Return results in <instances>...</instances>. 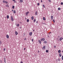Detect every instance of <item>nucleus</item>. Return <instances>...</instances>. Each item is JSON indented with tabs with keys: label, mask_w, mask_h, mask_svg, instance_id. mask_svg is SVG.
Instances as JSON below:
<instances>
[{
	"label": "nucleus",
	"mask_w": 63,
	"mask_h": 63,
	"mask_svg": "<svg viewBox=\"0 0 63 63\" xmlns=\"http://www.w3.org/2000/svg\"><path fill=\"white\" fill-rule=\"evenodd\" d=\"M45 40V39L44 38H42L41 39H40L41 41H44Z\"/></svg>",
	"instance_id": "1"
},
{
	"label": "nucleus",
	"mask_w": 63,
	"mask_h": 63,
	"mask_svg": "<svg viewBox=\"0 0 63 63\" xmlns=\"http://www.w3.org/2000/svg\"><path fill=\"white\" fill-rule=\"evenodd\" d=\"M63 39V38L61 37L60 39H59V40L60 41H62V39Z\"/></svg>",
	"instance_id": "2"
},
{
	"label": "nucleus",
	"mask_w": 63,
	"mask_h": 63,
	"mask_svg": "<svg viewBox=\"0 0 63 63\" xmlns=\"http://www.w3.org/2000/svg\"><path fill=\"white\" fill-rule=\"evenodd\" d=\"M46 48V46H44L42 48L43 49H45Z\"/></svg>",
	"instance_id": "3"
},
{
	"label": "nucleus",
	"mask_w": 63,
	"mask_h": 63,
	"mask_svg": "<svg viewBox=\"0 0 63 63\" xmlns=\"http://www.w3.org/2000/svg\"><path fill=\"white\" fill-rule=\"evenodd\" d=\"M29 12H27V13H26V16H27V15H28V14H29Z\"/></svg>",
	"instance_id": "4"
},
{
	"label": "nucleus",
	"mask_w": 63,
	"mask_h": 63,
	"mask_svg": "<svg viewBox=\"0 0 63 63\" xmlns=\"http://www.w3.org/2000/svg\"><path fill=\"white\" fill-rule=\"evenodd\" d=\"M6 37L7 39H9V35L8 34L6 35Z\"/></svg>",
	"instance_id": "5"
},
{
	"label": "nucleus",
	"mask_w": 63,
	"mask_h": 63,
	"mask_svg": "<svg viewBox=\"0 0 63 63\" xmlns=\"http://www.w3.org/2000/svg\"><path fill=\"white\" fill-rule=\"evenodd\" d=\"M29 35H30V36H32V32H30L29 33Z\"/></svg>",
	"instance_id": "6"
},
{
	"label": "nucleus",
	"mask_w": 63,
	"mask_h": 63,
	"mask_svg": "<svg viewBox=\"0 0 63 63\" xmlns=\"http://www.w3.org/2000/svg\"><path fill=\"white\" fill-rule=\"evenodd\" d=\"M38 42L40 44H41V41H40V40H38Z\"/></svg>",
	"instance_id": "7"
},
{
	"label": "nucleus",
	"mask_w": 63,
	"mask_h": 63,
	"mask_svg": "<svg viewBox=\"0 0 63 63\" xmlns=\"http://www.w3.org/2000/svg\"><path fill=\"white\" fill-rule=\"evenodd\" d=\"M15 34L16 35H17L18 34V33H17V32H15Z\"/></svg>",
	"instance_id": "8"
},
{
	"label": "nucleus",
	"mask_w": 63,
	"mask_h": 63,
	"mask_svg": "<svg viewBox=\"0 0 63 63\" xmlns=\"http://www.w3.org/2000/svg\"><path fill=\"white\" fill-rule=\"evenodd\" d=\"M6 7H8L9 8V5L7 4V5H5Z\"/></svg>",
	"instance_id": "9"
},
{
	"label": "nucleus",
	"mask_w": 63,
	"mask_h": 63,
	"mask_svg": "<svg viewBox=\"0 0 63 63\" xmlns=\"http://www.w3.org/2000/svg\"><path fill=\"white\" fill-rule=\"evenodd\" d=\"M44 43L45 44H46V43H47V41H45L44 42Z\"/></svg>",
	"instance_id": "10"
},
{
	"label": "nucleus",
	"mask_w": 63,
	"mask_h": 63,
	"mask_svg": "<svg viewBox=\"0 0 63 63\" xmlns=\"http://www.w3.org/2000/svg\"><path fill=\"white\" fill-rule=\"evenodd\" d=\"M38 14V12H37V11H36L35 12V15H37Z\"/></svg>",
	"instance_id": "11"
},
{
	"label": "nucleus",
	"mask_w": 63,
	"mask_h": 63,
	"mask_svg": "<svg viewBox=\"0 0 63 63\" xmlns=\"http://www.w3.org/2000/svg\"><path fill=\"white\" fill-rule=\"evenodd\" d=\"M27 22H29V19H27Z\"/></svg>",
	"instance_id": "12"
},
{
	"label": "nucleus",
	"mask_w": 63,
	"mask_h": 63,
	"mask_svg": "<svg viewBox=\"0 0 63 63\" xmlns=\"http://www.w3.org/2000/svg\"><path fill=\"white\" fill-rule=\"evenodd\" d=\"M43 19L44 20H46V18H45V17H44L43 18Z\"/></svg>",
	"instance_id": "13"
},
{
	"label": "nucleus",
	"mask_w": 63,
	"mask_h": 63,
	"mask_svg": "<svg viewBox=\"0 0 63 63\" xmlns=\"http://www.w3.org/2000/svg\"><path fill=\"white\" fill-rule=\"evenodd\" d=\"M31 18H32V20H33V19H34V17H33V16H32V17H31Z\"/></svg>",
	"instance_id": "14"
},
{
	"label": "nucleus",
	"mask_w": 63,
	"mask_h": 63,
	"mask_svg": "<svg viewBox=\"0 0 63 63\" xmlns=\"http://www.w3.org/2000/svg\"><path fill=\"white\" fill-rule=\"evenodd\" d=\"M59 55L60 56V57H61V53H59Z\"/></svg>",
	"instance_id": "15"
},
{
	"label": "nucleus",
	"mask_w": 63,
	"mask_h": 63,
	"mask_svg": "<svg viewBox=\"0 0 63 63\" xmlns=\"http://www.w3.org/2000/svg\"><path fill=\"white\" fill-rule=\"evenodd\" d=\"M4 62L5 63H6V58H4Z\"/></svg>",
	"instance_id": "16"
},
{
	"label": "nucleus",
	"mask_w": 63,
	"mask_h": 63,
	"mask_svg": "<svg viewBox=\"0 0 63 63\" xmlns=\"http://www.w3.org/2000/svg\"><path fill=\"white\" fill-rule=\"evenodd\" d=\"M7 18H9V15H7Z\"/></svg>",
	"instance_id": "17"
},
{
	"label": "nucleus",
	"mask_w": 63,
	"mask_h": 63,
	"mask_svg": "<svg viewBox=\"0 0 63 63\" xmlns=\"http://www.w3.org/2000/svg\"><path fill=\"white\" fill-rule=\"evenodd\" d=\"M12 8L13 9L15 8V6H14V5H13L12 6Z\"/></svg>",
	"instance_id": "18"
},
{
	"label": "nucleus",
	"mask_w": 63,
	"mask_h": 63,
	"mask_svg": "<svg viewBox=\"0 0 63 63\" xmlns=\"http://www.w3.org/2000/svg\"><path fill=\"white\" fill-rule=\"evenodd\" d=\"M20 2H23V0H20Z\"/></svg>",
	"instance_id": "19"
},
{
	"label": "nucleus",
	"mask_w": 63,
	"mask_h": 63,
	"mask_svg": "<svg viewBox=\"0 0 63 63\" xmlns=\"http://www.w3.org/2000/svg\"><path fill=\"white\" fill-rule=\"evenodd\" d=\"M60 52H61V50H58V52H59V53H60Z\"/></svg>",
	"instance_id": "20"
},
{
	"label": "nucleus",
	"mask_w": 63,
	"mask_h": 63,
	"mask_svg": "<svg viewBox=\"0 0 63 63\" xmlns=\"http://www.w3.org/2000/svg\"><path fill=\"white\" fill-rule=\"evenodd\" d=\"M61 10V9L60 8H58V10Z\"/></svg>",
	"instance_id": "21"
},
{
	"label": "nucleus",
	"mask_w": 63,
	"mask_h": 63,
	"mask_svg": "<svg viewBox=\"0 0 63 63\" xmlns=\"http://www.w3.org/2000/svg\"><path fill=\"white\" fill-rule=\"evenodd\" d=\"M53 16H51V19H53Z\"/></svg>",
	"instance_id": "22"
},
{
	"label": "nucleus",
	"mask_w": 63,
	"mask_h": 63,
	"mask_svg": "<svg viewBox=\"0 0 63 63\" xmlns=\"http://www.w3.org/2000/svg\"><path fill=\"white\" fill-rule=\"evenodd\" d=\"M46 52L47 53V52H48V50H47L46 51Z\"/></svg>",
	"instance_id": "23"
},
{
	"label": "nucleus",
	"mask_w": 63,
	"mask_h": 63,
	"mask_svg": "<svg viewBox=\"0 0 63 63\" xmlns=\"http://www.w3.org/2000/svg\"><path fill=\"white\" fill-rule=\"evenodd\" d=\"M11 20L12 21H14V19H13V18H11Z\"/></svg>",
	"instance_id": "24"
},
{
	"label": "nucleus",
	"mask_w": 63,
	"mask_h": 63,
	"mask_svg": "<svg viewBox=\"0 0 63 63\" xmlns=\"http://www.w3.org/2000/svg\"><path fill=\"white\" fill-rule=\"evenodd\" d=\"M36 19H34L33 20V21L35 22V21H36Z\"/></svg>",
	"instance_id": "25"
},
{
	"label": "nucleus",
	"mask_w": 63,
	"mask_h": 63,
	"mask_svg": "<svg viewBox=\"0 0 63 63\" xmlns=\"http://www.w3.org/2000/svg\"><path fill=\"white\" fill-rule=\"evenodd\" d=\"M53 22H54V23L55 22V20L54 19H53Z\"/></svg>",
	"instance_id": "26"
},
{
	"label": "nucleus",
	"mask_w": 63,
	"mask_h": 63,
	"mask_svg": "<svg viewBox=\"0 0 63 63\" xmlns=\"http://www.w3.org/2000/svg\"><path fill=\"white\" fill-rule=\"evenodd\" d=\"M5 3L6 4H7V3H8V2H7V1H5Z\"/></svg>",
	"instance_id": "27"
},
{
	"label": "nucleus",
	"mask_w": 63,
	"mask_h": 63,
	"mask_svg": "<svg viewBox=\"0 0 63 63\" xmlns=\"http://www.w3.org/2000/svg\"><path fill=\"white\" fill-rule=\"evenodd\" d=\"M61 5H62L63 4V3L62 2H61Z\"/></svg>",
	"instance_id": "28"
},
{
	"label": "nucleus",
	"mask_w": 63,
	"mask_h": 63,
	"mask_svg": "<svg viewBox=\"0 0 63 63\" xmlns=\"http://www.w3.org/2000/svg\"><path fill=\"white\" fill-rule=\"evenodd\" d=\"M3 3H5V1L4 0H3Z\"/></svg>",
	"instance_id": "29"
},
{
	"label": "nucleus",
	"mask_w": 63,
	"mask_h": 63,
	"mask_svg": "<svg viewBox=\"0 0 63 63\" xmlns=\"http://www.w3.org/2000/svg\"><path fill=\"white\" fill-rule=\"evenodd\" d=\"M14 14H15L16 13V11L15 10H14Z\"/></svg>",
	"instance_id": "30"
},
{
	"label": "nucleus",
	"mask_w": 63,
	"mask_h": 63,
	"mask_svg": "<svg viewBox=\"0 0 63 63\" xmlns=\"http://www.w3.org/2000/svg\"><path fill=\"white\" fill-rule=\"evenodd\" d=\"M43 8H45V5H44V4L43 5Z\"/></svg>",
	"instance_id": "31"
},
{
	"label": "nucleus",
	"mask_w": 63,
	"mask_h": 63,
	"mask_svg": "<svg viewBox=\"0 0 63 63\" xmlns=\"http://www.w3.org/2000/svg\"><path fill=\"white\" fill-rule=\"evenodd\" d=\"M62 59L63 60V56L62 57Z\"/></svg>",
	"instance_id": "32"
},
{
	"label": "nucleus",
	"mask_w": 63,
	"mask_h": 63,
	"mask_svg": "<svg viewBox=\"0 0 63 63\" xmlns=\"http://www.w3.org/2000/svg\"><path fill=\"white\" fill-rule=\"evenodd\" d=\"M48 0L49 1V2H51V0Z\"/></svg>",
	"instance_id": "33"
},
{
	"label": "nucleus",
	"mask_w": 63,
	"mask_h": 63,
	"mask_svg": "<svg viewBox=\"0 0 63 63\" xmlns=\"http://www.w3.org/2000/svg\"><path fill=\"white\" fill-rule=\"evenodd\" d=\"M19 26V24H17V26H18H18Z\"/></svg>",
	"instance_id": "34"
},
{
	"label": "nucleus",
	"mask_w": 63,
	"mask_h": 63,
	"mask_svg": "<svg viewBox=\"0 0 63 63\" xmlns=\"http://www.w3.org/2000/svg\"><path fill=\"white\" fill-rule=\"evenodd\" d=\"M39 4H40V3H37V5H38V6H39Z\"/></svg>",
	"instance_id": "35"
},
{
	"label": "nucleus",
	"mask_w": 63,
	"mask_h": 63,
	"mask_svg": "<svg viewBox=\"0 0 63 63\" xmlns=\"http://www.w3.org/2000/svg\"><path fill=\"white\" fill-rule=\"evenodd\" d=\"M42 24H45V23H42Z\"/></svg>",
	"instance_id": "36"
},
{
	"label": "nucleus",
	"mask_w": 63,
	"mask_h": 63,
	"mask_svg": "<svg viewBox=\"0 0 63 63\" xmlns=\"http://www.w3.org/2000/svg\"><path fill=\"white\" fill-rule=\"evenodd\" d=\"M0 63H2V60H0Z\"/></svg>",
	"instance_id": "37"
},
{
	"label": "nucleus",
	"mask_w": 63,
	"mask_h": 63,
	"mask_svg": "<svg viewBox=\"0 0 63 63\" xmlns=\"http://www.w3.org/2000/svg\"><path fill=\"white\" fill-rule=\"evenodd\" d=\"M5 50H6V49L5 48H4V51H5Z\"/></svg>",
	"instance_id": "38"
},
{
	"label": "nucleus",
	"mask_w": 63,
	"mask_h": 63,
	"mask_svg": "<svg viewBox=\"0 0 63 63\" xmlns=\"http://www.w3.org/2000/svg\"><path fill=\"white\" fill-rule=\"evenodd\" d=\"M0 44H2V42H1V41H0Z\"/></svg>",
	"instance_id": "39"
},
{
	"label": "nucleus",
	"mask_w": 63,
	"mask_h": 63,
	"mask_svg": "<svg viewBox=\"0 0 63 63\" xmlns=\"http://www.w3.org/2000/svg\"><path fill=\"white\" fill-rule=\"evenodd\" d=\"M24 40H26V38H25L24 39Z\"/></svg>",
	"instance_id": "40"
},
{
	"label": "nucleus",
	"mask_w": 63,
	"mask_h": 63,
	"mask_svg": "<svg viewBox=\"0 0 63 63\" xmlns=\"http://www.w3.org/2000/svg\"><path fill=\"white\" fill-rule=\"evenodd\" d=\"M32 42H33V39H32Z\"/></svg>",
	"instance_id": "41"
},
{
	"label": "nucleus",
	"mask_w": 63,
	"mask_h": 63,
	"mask_svg": "<svg viewBox=\"0 0 63 63\" xmlns=\"http://www.w3.org/2000/svg\"><path fill=\"white\" fill-rule=\"evenodd\" d=\"M20 63H23L22 61H21Z\"/></svg>",
	"instance_id": "42"
},
{
	"label": "nucleus",
	"mask_w": 63,
	"mask_h": 63,
	"mask_svg": "<svg viewBox=\"0 0 63 63\" xmlns=\"http://www.w3.org/2000/svg\"><path fill=\"white\" fill-rule=\"evenodd\" d=\"M54 47L55 48V47H56V46H54Z\"/></svg>",
	"instance_id": "43"
},
{
	"label": "nucleus",
	"mask_w": 63,
	"mask_h": 63,
	"mask_svg": "<svg viewBox=\"0 0 63 63\" xmlns=\"http://www.w3.org/2000/svg\"><path fill=\"white\" fill-rule=\"evenodd\" d=\"M11 18H13V16H11Z\"/></svg>",
	"instance_id": "44"
},
{
	"label": "nucleus",
	"mask_w": 63,
	"mask_h": 63,
	"mask_svg": "<svg viewBox=\"0 0 63 63\" xmlns=\"http://www.w3.org/2000/svg\"><path fill=\"white\" fill-rule=\"evenodd\" d=\"M58 38H60V36H58Z\"/></svg>",
	"instance_id": "45"
},
{
	"label": "nucleus",
	"mask_w": 63,
	"mask_h": 63,
	"mask_svg": "<svg viewBox=\"0 0 63 63\" xmlns=\"http://www.w3.org/2000/svg\"><path fill=\"white\" fill-rule=\"evenodd\" d=\"M24 50H25V48H24Z\"/></svg>",
	"instance_id": "46"
},
{
	"label": "nucleus",
	"mask_w": 63,
	"mask_h": 63,
	"mask_svg": "<svg viewBox=\"0 0 63 63\" xmlns=\"http://www.w3.org/2000/svg\"><path fill=\"white\" fill-rule=\"evenodd\" d=\"M13 11H14V10H12V12H13Z\"/></svg>",
	"instance_id": "47"
},
{
	"label": "nucleus",
	"mask_w": 63,
	"mask_h": 63,
	"mask_svg": "<svg viewBox=\"0 0 63 63\" xmlns=\"http://www.w3.org/2000/svg\"><path fill=\"white\" fill-rule=\"evenodd\" d=\"M58 61H60V60L59 59Z\"/></svg>",
	"instance_id": "48"
},
{
	"label": "nucleus",
	"mask_w": 63,
	"mask_h": 63,
	"mask_svg": "<svg viewBox=\"0 0 63 63\" xmlns=\"http://www.w3.org/2000/svg\"><path fill=\"white\" fill-rule=\"evenodd\" d=\"M41 2H43V1H42V0H41Z\"/></svg>",
	"instance_id": "49"
},
{
	"label": "nucleus",
	"mask_w": 63,
	"mask_h": 63,
	"mask_svg": "<svg viewBox=\"0 0 63 63\" xmlns=\"http://www.w3.org/2000/svg\"><path fill=\"white\" fill-rule=\"evenodd\" d=\"M13 1H15V0H13Z\"/></svg>",
	"instance_id": "50"
},
{
	"label": "nucleus",
	"mask_w": 63,
	"mask_h": 63,
	"mask_svg": "<svg viewBox=\"0 0 63 63\" xmlns=\"http://www.w3.org/2000/svg\"><path fill=\"white\" fill-rule=\"evenodd\" d=\"M20 23H22L21 22H20Z\"/></svg>",
	"instance_id": "51"
},
{
	"label": "nucleus",
	"mask_w": 63,
	"mask_h": 63,
	"mask_svg": "<svg viewBox=\"0 0 63 63\" xmlns=\"http://www.w3.org/2000/svg\"><path fill=\"white\" fill-rule=\"evenodd\" d=\"M36 23H38V21H37V22H36Z\"/></svg>",
	"instance_id": "52"
},
{
	"label": "nucleus",
	"mask_w": 63,
	"mask_h": 63,
	"mask_svg": "<svg viewBox=\"0 0 63 63\" xmlns=\"http://www.w3.org/2000/svg\"><path fill=\"white\" fill-rule=\"evenodd\" d=\"M38 52H39V51H38Z\"/></svg>",
	"instance_id": "53"
},
{
	"label": "nucleus",
	"mask_w": 63,
	"mask_h": 63,
	"mask_svg": "<svg viewBox=\"0 0 63 63\" xmlns=\"http://www.w3.org/2000/svg\"><path fill=\"white\" fill-rule=\"evenodd\" d=\"M25 19H26V18H25Z\"/></svg>",
	"instance_id": "54"
},
{
	"label": "nucleus",
	"mask_w": 63,
	"mask_h": 63,
	"mask_svg": "<svg viewBox=\"0 0 63 63\" xmlns=\"http://www.w3.org/2000/svg\"><path fill=\"white\" fill-rule=\"evenodd\" d=\"M33 31H34V30H33Z\"/></svg>",
	"instance_id": "55"
},
{
	"label": "nucleus",
	"mask_w": 63,
	"mask_h": 63,
	"mask_svg": "<svg viewBox=\"0 0 63 63\" xmlns=\"http://www.w3.org/2000/svg\"><path fill=\"white\" fill-rule=\"evenodd\" d=\"M50 33H51V32L49 33V34H50Z\"/></svg>",
	"instance_id": "56"
},
{
	"label": "nucleus",
	"mask_w": 63,
	"mask_h": 63,
	"mask_svg": "<svg viewBox=\"0 0 63 63\" xmlns=\"http://www.w3.org/2000/svg\"><path fill=\"white\" fill-rule=\"evenodd\" d=\"M20 28H21V27H20Z\"/></svg>",
	"instance_id": "57"
},
{
	"label": "nucleus",
	"mask_w": 63,
	"mask_h": 63,
	"mask_svg": "<svg viewBox=\"0 0 63 63\" xmlns=\"http://www.w3.org/2000/svg\"><path fill=\"white\" fill-rule=\"evenodd\" d=\"M62 52H63V51H62Z\"/></svg>",
	"instance_id": "58"
},
{
	"label": "nucleus",
	"mask_w": 63,
	"mask_h": 63,
	"mask_svg": "<svg viewBox=\"0 0 63 63\" xmlns=\"http://www.w3.org/2000/svg\"><path fill=\"white\" fill-rule=\"evenodd\" d=\"M15 3H16V1L15 2Z\"/></svg>",
	"instance_id": "59"
}]
</instances>
